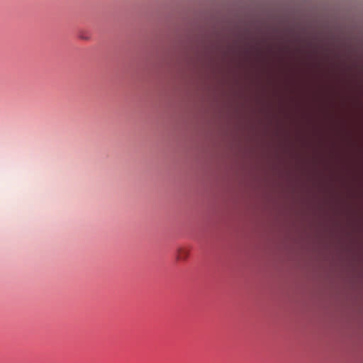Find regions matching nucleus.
<instances>
[{
    "label": "nucleus",
    "instance_id": "f257e3e1",
    "mask_svg": "<svg viewBox=\"0 0 363 363\" xmlns=\"http://www.w3.org/2000/svg\"><path fill=\"white\" fill-rule=\"evenodd\" d=\"M189 256V251L184 248H179L177 251V259L186 260Z\"/></svg>",
    "mask_w": 363,
    "mask_h": 363
}]
</instances>
